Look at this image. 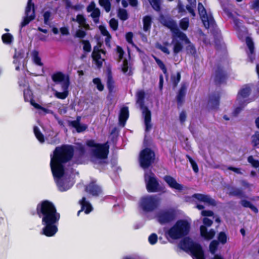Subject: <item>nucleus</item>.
I'll return each instance as SVG.
<instances>
[{"mask_svg":"<svg viewBox=\"0 0 259 259\" xmlns=\"http://www.w3.org/2000/svg\"><path fill=\"white\" fill-rule=\"evenodd\" d=\"M35 213L41 219L44 226L42 234L47 237H52L57 232V224L60 219V214L57 211L54 204L48 200H44L37 204Z\"/></svg>","mask_w":259,"mask_h":259,"instance_id":"f257e3e1","label":"nucleus"},{"mask_svg":"<svg viewBox=\"0 0 259 259\" xmlns=\"http://www.w3.org/2000/svg\"><path fill=\"white\" fill-rule=\"evenodd\" d=\"M74 154V147L71 145L63 144L55 148L50 155V167L53 177L60 178L64 176V164L71 160Z\"/></svg>","mask_w":259,"mask_h":259,"instance_id":"f03ea898","label":"nucleus"},{"mask_svg":"<svg viewBox=\"0 0 259 259\" xmlns=\"http://www.w3.org/2000/svg\"><path fill=\"white\" fill-rule=\"evenodd\" d=\"M190 224L186 220H179L166 234L171 239L176 240L187 236L190 230Z\"/></svg>","mask_w":259,"mask_h":259,"instance_id":"7ed1b4c3","label":"nucleus"},{"mask_svg":"<svg viewBox=\"0 0 259 259\" xmlns=\"http://www.w3.org/2000/svg\"><path fill=\"white\" fill-rule=\"evenodd\" d=\"M145 93L143 90H140L136 94L137 103L139 104L144 118L145 132L148 133L152 128L151 112L147 106H145L144 100Z\"/></svg>","mask_w":259,"mask_h":259,"instance_id":"20e7f679","label":"nucleus"},{"mask_svg":"<svg viewBox=\"0 0 259 259\" xmlns=\"http://www.w3.org/2000/svg\"><path fill=\"white\" fill-rule=\"evenodd\" d=\"M159 205V199L156 195H147L142 197L139 206L145 212H152L156 210Z\"/></svg>","mask_w":259,"mask_h":259,"instance_id":"39448f33","label":"nucleus"},{"mask_svg":"<svg viewBox=\"0 0 259 259\" xmlns=\"http://www.w3.org/2000/svg\"><path fill=\"white\" fill-rule=\"evenodd\" d=\"M144 179L148 192H164V187L160 186L157 178L152 171L150 172L149 175L145 174Z\"/></svg>","mask_w":259,"mask_h":259,"instance_id":"423d86ee","label":"nucleus"},{"mask_svg":"<svg viewBox=\"0 0 259 259\" xmlns=\"http://www.w3.org/2000/svg\"><path fill=\"white\" fill-rule=\"evenodd\" d=\"M155 158L154 152L149 148H145L140 153L139 162L143 169L149 168L154 162Z\"/></svg>","mask_w":259,"mask_h":259,"instance_id":"0eeeda50","label":"nucleus"},{"mask_svg":"<svg viewBox=\"0 0 259 259\" xmlns=\"http://www.w3.org/2000/svg\"><path fill=\"white\" fill-rule=\"evenodd\" d=\"M176 211L174 208H168L159 211L156 218L158 222L161 225L169 224L175 220Z\"/></svg>","mask_w":259,"mask_h":259,"instance_id":"6e6552de","label":"nucleus"},{"mask_svg":"<svg viewBox=\"0 0 259 259\" xmlns=\"http://www.w3.org/2000/svg\"><path fill=\"white\" fill-rule=\"evenodd\" d=\"M198 11L204 27L206 29L213 27L215 24L213 18L212 16L207 15L205 8L200 2L198 4Z\"/></svg>","mask_w":259,"mask_h":259,"instance_id":"1a4fd4ad","label":"nucleus"},{"mask_svg":"<svg viewBox=\"0 0 259 259\" xmlns=\"http://www.w3.org/2000/svg\"><path fill=\"white\" fill-rule=\"evenodd\" d=\"M163 24L164 26L169 28L174 35L178 37L180 40H185L187 41V35L179 30L176 22L174 20H164Z\"/></svg>","mask_w":259,"mask_h":259,"instance_id":"9d476101","label":"nucleus"},{"mask_svg":"<svg viewBox=\"0 0 259 259\" xmlns=\"http://www.w3.org/2000/svg\"><path fill=\"white\" fill-rule=\"evenodd\" d=\"M228 74L224 67L218 65L214 72V82L216 85L226 83Z\"/></svg>","mask_w":259,"mask_h":259,"instance_id":"9b49d317","label":"nucleus"},{"mask_svg":"<svg viewBox=\"0 0 259 259\" xmlns=\"http://www.w3.org/2000/svg\"><path fill=\"white\" fill-rule=\"evenodd\" d=\"M109 152V145L108 142L100 144L93 150V155L99 159H105L108 157Z\"/></svg>","mask_w":259,"mask_h":259,"instance_id":"f8f14e48","label":"nucleus"},{"mask_svg":"<svg viewBox=\"0 0 259 259\" xmlns=\"http://www.w3.org/2000/svg\"><path fill=\"white\" fill-rule=\"evenodd\" d=\"M52 79L56 84L61 83V86L65 83L70 85V77L68 74H65L61 71H57L51 76Z\"/></svg>","mask_w":259,"mask_h":259,"instance_id":"ddd939ff","label":"nucleus"},{"mask_svg":"<svg viewBox=\"0 0 259 259\" xmlns=\"http://www.w3.org/2000/svg\"><path fill=\"white\" fill-rule=\"evenodd\" d=\"M80 120L81 117L77 116L76 120L68 121V126L75 128L78 133H82L87 130L88 125L85 124H81Z\"/></svg>","mask_w":259,"mask_h":259,"instance_id":"4468645a","label":"nucleus"},{"mask_svg":"<svg viewBox=\"0 0 259 259\" xmlns=\"http://www.w3.org/2000/svg\"><path fill=\"white\" fill-rule=\"evenodd\" d=\"M85 191L93 196L97 197L102 193L101 188L96 184L95 181L91 182L86 187Z\"/></svg>","mask_w":259,"mask_h":259,"instance_id":"2eb2a0df","label":"nucleus"},{"mask_svg":"<svg viewBox=\"0 0 259 259\" xmlns=\"http://www.w3.org/2000/svg\"><path fill=\"white\" fill-rule=\"evenodd\" d=\"M189 251L194 257L193 259H205L204 251L200 244L195 242Z\"/></svg>","mask_w":259,"mask_h":259,"instance_id":"dca6fc26","label":"nucleus"},{"mask_svg":"<svg viewBox=\"0 0 259 259\" xmlns=\"http://www.w3.org/2000/svg\"><path fill=\"white\" fill-rule=\"evenodd\" d=\"M163 179L168 186L171 189L178 190L179 191H182L183 190V185L178 183L176 180L171 176L165 175Z\"/></svg>","mask_w":259,"mask_h":259,"instance_id":"f3484780","label":"nucleus"},{"mask_svg":"<svg viewBox=\"0 0 259 259\" xmlns=\"http://www.w3.org/2000/svg\"><path fill=\"white\" fill-rule=\"evenodd\" d=\"M163 179L168 186L171 189L178 190L179 191H182L183 190V185L178 183L176 180L171 176L165 175Z\"/></svg>","mask_w":259,"mask_h":259,"instance_id":"a211bd4d","label":"nucleus"},{"mask_svg":"<svg viewBox=\"0 0 259 259\" xmlns=\"http://www.w3.org/2000/svg\"><path fill=\"white\" fill-rule=\"evenodd\" d=\"M220 96L219 93H214L209 97L208 104L211 109H218L220 105Z\"/></svg>","mask_w":259,"mask_h":259,"instance_id":"6ab92c4d","label":"nucleus"},{"mask_svg":"<svg viewBox=\"0 0 259 259\" xmlns=\"http://www.w3.org/2000/svg\"><path fill=\"white\" fill-rule=\"evenodd\" d=\"M186 84L185 83H183L181 84L180 89H179L176 97L177 104L178 106H182L184 103L185 101V97L186 96Z\"/></svg>","mask_w":259,"mask_h":259,"instance_id":"aec40b11","label":"nucleus"},{"mask_svg":"<svg viewBox=\"0 0 259 259\" xmlns=\"http://www.w3.org/2000/svg\"><path fill=\"white\" fill-rule=\"evenodd\" d=\"M192 197L200 201L206 203L208 204L209 205H210L212 206L216 205V202H215V200L211 198L208 195H204V194H200V193H196V194H193Z\"/></svg>","mask_w":259,"mask_h":259,"instance_id":"412c9836","label":"nucleus"},{"mask_svg":"<svg viewBox=\"0 0 259 259\" xmlns=\"http://www.w3.org/2000/svg\"><path fill=\"white\" fill-rule=\"evenodd\" d=\"M77 152L75 155H73V163L79 164H82L83 162V158L85 153V150L83 146H79L77 148Z\"/></svg>","mask_w":259,"mask_h":259,"instance_id":"4be33fe9","label":"nucleus"},{"mask_svg":"<svg viewBox=\"0 0 259 259\" xmlns=\"http://www.w3.org/2000/svg\"><path fill=\"white\" fill-rule=\"evenodd\" d=\"M200 232L201 236L207 240L212 239L215 234V232L213 229L208 231L207 228L204 226H200Z\"/></svg>","mask_w":259,"mask_h":259,"instance_id":"5701e85b","label":"nucleus"},{"mask_svg":"<svg viewBox=\"0 0 259 259\" xmlns=\"http://www.w3.org/2000/svg\"><path fill=\"white\" fill-rule=\"evenodd\" d=\"M128 108L127 106H124L120 109L119 114V123L120 125L124 126L128 118Z\"/></svg>","mask_w":259,"mask_h":259,"instance_id":"b1692460","label":"nucleus"},{"mask_svg":"<svg viewBox=\"0 0 259 259\" xmlns=\"http://www.w3.org/2000/svg\"><path fill=\"white\" fill-rule=\"evenodd\" d=\"M187 41L185 40H181L182 41H184L185 44H187V46L186 47V51L187 54L191 55L194 58L197 57V51L195 48V47L194 44H193L187 36Z\"/></svg>","mask_w":259,"mask_h":259,"instance_id":"393cba45","label":"nucleus"},{"mask_svg":"<svg viewBox=\"0 0 259 259\" xmlns=\"http://www.w3.org/2000/svg\"><path fill=\"white\" fill-rule=\"evenodd\" d=\"M251 93V89L248 84H245L242 88L238 93V99L240 98L244 99L249 96Z\"/></svg>","mask_w":259,"mask_h":259,"instance_id":"a878e982","label":"nucleus"},{"mask_svg":"<svg viewBox=\"0 0 259 259\" xmlns=\"http://www.w3.org/2000/svg\"><path fill=\"white\" fill-rule=\"evenodd\" d=\"M62 177L57 178L54 177L59 190L61 192H64L69 190L71 188V186H69L68 183L65 182L62 179Z\"/></svg>","mask_w":259,"mask_h":259,"instance_id":"bb28decb","label":"nucleus"},{"mask_svg":"<svg viewBox=\"0 0 259 259\" xmlns=\"http://www.w3.org/2000/svg\"><path fill=\"white\" fill-rule=\"evenodd\" d=\"M79 203L82 207V210H83L85 214L90 213L93 210L92 205L89 201L86 200L85 197H83L81 199L79 200Z\"/></svg>","mask_w":259,"mask_h":259,"instance_id":"cd10ccee","label":"nucleus"},{"mask_svg":"<svg viewBox=\"0 0 259 259\" xmlns=\"http://www.w3.org/2000/svg\"><path fill=\"white\" fill-rule=\"evenodd\" d=\"M69 85H70L67 83H65L64 85H62L61 87L63 91L62 92L56 91L54 93L55 96L58 99L62 100L66 99L69 94L68 89Z\"/></svg>","mask_w":259,"mask_h":259,"instance_id":"c85d7f7f","label":"nucleus"},{"mask_svg":"<svg viewBox=\"0 0 259 259\" xmlns=\"http://www.w3.org/2000/svg\"><path fill=\"white\" fill-rule=\"evenodd\" d=\"M246 45L249 50V54H248V56L251 62H253L254 59V42L252 39V38L249 36L246 37Z\"/></svg>","mask_w":259,"mask_h":259,"instance_id":"c756f323","label":"nucleus"},{"mask_svg":"<svg viewBox=\"0 0 259 259\" xmlns=\"http://www.w3.org/2000/svg\"><path fill=\"white\" fill-rule=\"evenodd\" d=\"M194 243L189 237H186L181 241V248L186 251H189Z\"/></svg>","mask_w":259,"mask_h":259,"instance_id":"7c9ffc66","label":"nucleus"},{"mask_svg":"<svg viewBox=\"0 0 259 259\" xmlns=\"http://www.w3.org/2000/svg\"><path fill=\"white\" fill-rule=\"evenodd\" d=\"M173 52L175 55H178L183 49V45L182 42L177 39H172Z\"/></svg>","mask_w":259,"mask_h":259,"instance_id":"2f4dec72","label":"nucleus"},{"mask_svg":"<svg viewBox=\"0 0 259 259\" xmlns=\"http://www.w3.org/2000/svg\"><path fill=\"white\" fill-rule=\"evenodd\" d=\"M143 22L144 31L145 32L149 31L151 28L152 22V17L149 15L145 16L143 17Z\"/></svg>","mask_w":259,"mask_h":259,"instance_id":"473e14b6","label":"nucleus"},{"mask_svg":"<svg viewBox=\"0 0 259 259\" xmlns=\"http://www.w3.org/2000/svg\"><path fill=\"white\" fill-rule=\"evenodd\" d=\"M107 87L110 94L114 92L115 82L111 74H108L107 76Z\"/></svg>","mask_w":259,"mask_h":259,"instance_id":"72a5a7b5","label":"nucleus"},{"mask_svg":"<svg viewBox=\"0 0 259 259\" xmlns=\"http://www.w3.org/2000/svg\"><path fill=\"white\" fill-rule=\"evenodd\" d=\"M152 57L153 58L155 62H156L157 65L160 68V69L162 71L164 74L166 76L167 75V70L166 66L164 64V63L158 58L154 56V55H152Z\"/></svg>","mask_w":259,"mask_h":259,"instance_id":"f704fd0d","label":"nucleus"},{"mask_svg":"<svg viewBox=\"0 0 259 259\" xmlns=\"http://www.w3.org/2000/svg\"><path fill=\"white\" fill-rule=\"evenodd\" d=\"M240 204L244 207L249 208L254 213H257L258 211L257 208L248 200L243 199L240 201Z\"/></svg>","mask_w":259,"mask_h":259,"instance_id":"c9c22d12","label":"nucleus"},{"mask_svg":"<svg viewBox=\"0 0 259 259\" xmlns=\"http://www.w3.org/2000/svg\"><path fill=\"white\" fill-rule=\"evenodd\" d=\"M102 44L98 42L97 46L94 47L92 56L93 60H99L101 59V53H100L99 48L101 47Z\"/></svg>","mask_w":259,"mask_h":259,"instance_id":"e433bc0d","label":"nucleus"},{"mask_svg":"<svg viewBox=\"0 0 259 259\" xmlns=\"http://www.w3.org/2000/svg\"><path fill=\"white\" fill-rule=\"evenodd\" d=\"M32 60L34 64L39 66H42L44 64L42 63L41 58L39 56V52L36 50H33L32 52Z\"/></svg>","mask_w":259,"mask_h":259,"instance_id":"4c0bfd02","label":"nucleus"},{"mask_svg":"<svg viewBox=\"0 0 259 259\" xmlns=\"http://www.w3.org/2000/svg\"><path fill=\"white\" fill-rule=\"evenodd\" d=\"M35 12L33 10V11L32 12L31 14L29 15H26V16L24 18L23 21L21 23L20 27L21 28H22L26 25H28L29 22L35 18Z\"/></svg>","mask_w":259,"mask_h":259,"instance_id":"58836bf2","label":"nucleus"},{"mask_svg":"<svg viewBox=\"0 0 259 259\" xmlns=\"http://www.w3.org/2000/svg\"><path fill=\"white\" fill-rule=\"evenodd\" d=\"M33 132L35 137L38 141L43 143L45 142V137L42 133L40 132L39 128L37 126H34L33 127Z\"/></svg>","mask_w":259,"mask_h":259,"instance_id":"ea45409f","label":"nucleus"},{"mask_svg":"<svg viewBox=\"0 0 259 259\" xmlns=\"http://www.w3.org/2000/svg\"><path fill=\"white\" fill-rule=\"evenodd\" d=\"M121 70L124 74H126L128 76H131L133 74L131 69H130L129 71H128V62L126 59H124L123 61V63L121 66Z\"/></svg>","mask_w":259,"mask_h":259,"instance_id":"a19ab883","label":"nucleus"},{"mask_svg":"<svg viewBox=\"0 0 259 259\" xmlns=\"http://www.w3.org/2000/svg\"><path fill=\"white\" fill-rule=\"evenodd\" d=\"M72 21H76L81 26H89L88 24H86V19L82 14H78L76 19L72 18Z\"/></svg>","mask_w":259,"mask_h":259,"instance_id":"79ce46f5","label":"nucleus"},{"mask_svg":"<svg viewBox=\"0 0 259 259\" xmlns=\"http://www.w3.org/2000/svg\"><path fill=\"white\" fill-rule=\"evenodd\" d=\"M230 194L231 195L238 196L240 198H245L246 197V195L242 191V190L240 188H235L233 189L230 192Z\"/></svg>","mask_w":259,"mask_h":259,"instance_id":"37998d69","label":"nucleus"},{"mask_svg":"<svg viewBox=\"0 0 259 259\" xmlns=\"http://www.w3.org/2000/svg\"><path fill=\"white\" fill-rule=\"evenodd\" d=\"M2 39L4 44L10 45L13 40V36L11 33H6L2 35Z\"/></svg>","mask_w":259,"mask_h":259,"instance_id":"c03bdc74","label":"nucleus"},{"mask_svg":"<svg viewBox=\"0 0 259 259\" xmlns=\"http://www.w3.org/2000/svg\"><path fill=\"white\" fill-rule=\"evenodd\" d=\"M24 99L25 102H30L33 101V96L31 91L29 89L25 90L23 92Z\"/></svg>","mask_w":259,"mask_h":259,"instance_id":"a18cd8bd","label":"nucleus"},{"mask_svg":"<svg viewBox=\"0 0 259 259\" xmlns=\"http://www.w3.org/2000/svg\"><path fill=\"white\" fill-rule=\"evenodd\" d=\"M152 8L157 12L161 10V0H148Z\"/></svg>","mask_w":259,"mask_h":259,"instance_id":"49530a36","label":"nucleus"},{"mask_svg":"<svg viewBox=\"0 0 259 259\" xmlns=\"http://www.w3.org/2000/svg\"><path fill=\"white\" fill-rule=\"evenodd\" d=\"M186 159L189 161L190 163L191 166L193 171L195 173H197L199 171V168L197 163L195 161V160L188 154L186 155Z\"/></svg>","mask_w":259,"mask_h":259,"instance_id":"de8ad7c7","label":"nucleus"},{"mask_svg":"<svg viewBox=\"0 0 259 259\" xmlns=\"http://www.w3.org/2000/svg\"><path fill=\"white\" fill-rule=\"evenodd\" d=\"M181 78V73L179 72L177 73L176 75H172L171 76V80L172 83L173 88H176L178 83H179Z\"/></svg>","mask_w":259,"mask_h":259,"instance_id":"09e8293b","label":"nucleus"},{"mask_svg":"<svg viewBox=\"0 0 259 259\" xmlns=\"http://www.w3.org/2000/svg\"><path fill=\"white\" fill-rule=\"evenodd\" d=\"M101 14L100 10L99 8H97L92 12L91 16L93 18L95 23L99 22V17Z\"/></svg>","mask_w":259,"mask_h":259,"instance_id":"8fccbe9b","label":"nucleus"},{"mask_svg":"<svg viewBox=\"0 0 259 259\" xmlns=\"http://www.w3.org/2000/svg\"><path fill=\"white\" fill-rule=\"evenodd\" d=\"M99 4L101 6L103 7L106 12H109L111 10V3L109 0H99Z\"/></svg>","mask_w":259,"mask_h":259,"instance_id":"3c124183","label":"nucleus"},{"mask_svg":"<svg viewBox=\"0 0 259 259\" xmlns=\"http://www.w3.org/2000/svg\"><path fill=\"white\" fill-rule=\"evenodd\" d=\"M218 241L222 244H225L227 242V235L225 232H220L218 235Z\"/></svg>","mask_w":259,"mask_h":259,"instance_id":"603ef678","label":"nucleus"},{"mask_svg":"<svg viewBox=\"0 0 259 259\" xmlns=\"http://www.w3.org/2000/svg\"><path fill=\"white\" fill-rule=\"evenodd\" d=\"M251 143L253 147H257L259 145V131H256L251 136Z\"/></svg>","mask_w":259,"mask_h":259,"instance_id":"864d4df0","label":"nucleus"},{"mask_svg":"<svg viewBox=\"0 0 259 259\" xmlns=\"http://www.w3.org/2000/svg\"><path fill=\"white\" fill-rule=\"evenodd\" d=\"M180 27L183 30H186L189 26V20L187 17L182 19L180 21Z\"/></svg>","mask_w":259,"mask_h":259,"instance_id":"5fc2aeb1","label":"nucleus"},{"mask_svg":"<svg viewBox=\"0 0 259 259\" xmlns=\"http://www.w3.org/2000/svg\"><path fill=\"white\" fill-rule=\"evenodd\" d=\"M118 16L122 21H125L128 18L127 11L123 9H119L118 10Z\"/></svg>","mask_w":259,"mask_h":259,"instance_id":"6e6d98bb","label":"nucleus"},{"mask_svg":"<svg viewBox=\"0 0 259 259\" xmlns=\"http://www.w3.org/2000/svg\"><path fill=\"white\" fill-rule=\"evenodd\" d=\"M250 101H248L246 103V102L243 101L241 103H240V106L238 107H237L234 110L233 114L234 116H237L239 113L241 111L242 109L245 106L247 105V103H249Z\"/></svg>","mask_w":259,"mask_h":259,"instance_id":"4d7b16f0","label":"nucleus"},{"mask_svg":"<svg viewBox=\"0 0 259 259\" xmlns=\"http://www.w3.org/2000/svg\"><path fill=\"white\" fill-rule=\"evenodd\" d=\"M219 244V241L216 240H213L210 243L209 246V251L212 254H214L216 252Z\"/></svg>","mask_w":259,"mask_h":259,"instance_id":"13d9d810","label":"nucleus"},{"mask_svg":"<svg viewBox=\"0 0 259 259\" xmlns=\"http://www.w3.org/2000/svg\"><path fill=\"white\" fill-rule=\"evenodd\" d=\"M247 161L255 168L259 167V160L255 159L253 156L250 155L247 157Z\"/></svg>","mask_w":259,"mask_h":259,"instance_id":"bf43d9fd","label":"nucleus"},{"mask_svg":"<svg viewBox=\"0 0 259 259\" xmlns=\"http://www.w3.org/2000/svg\"><path fill=\"white\" fill-rule=\"evenodd\" d=\"M93 82L96 85L97 89L99 91H102L104 90V85L102 83L101 80L99 78H95L93 80Z\"/></svg>","mask_w":259,"mask_h":259,"instance_id":"052dcab7","label":"nucleus"},{"mask_svg":"<svg viewBox=\"0 0 259 259\" xmlns=\"http://www.w3.org/2000/svg\"><path fill=\"white\" fill-rule=\"evenodd\" d=\"M83 46V50L84 52H90L91 51V45L88 40H82L81 41Z\"/></svg>","mask_w":259,"mask_h":259,"instance_id":"680f3d73","label":"nucleus"},{"mask_svg":"<svg viewBox=\"0 0 259 259\" xmlns=\"http://www.w3.org/2000/svg\"><path fill=\"white\" fill-rule=\"evenodd\" d=\"M109 23L110 27L112 29V30L115 31L118 29V22L116 19L114 18L111 19Z\"/></svg>","mask_w":259,"mask_h":259,"instance_id":"e2e57ef3","label":"nucleus"},{"mask_svg":"<svg viewBox=\"0 0 259 259\" xmlns=\"http://www.w3.org/2000/svg\"><path fill=\"white\" fill-rule=\"evenodd\" d=\"M32 9L33 12V10H34V5L32 3V1H29V0H28L27 5L25 10L26 15H29Z\"/></svg>","mask_w":259,"mask_h":259,"instance_id":"0e129e2a","label":"nucleus"},{"mask_svg":"<svg viewBox=\"0 0 259 259\" xmlns=\"http://www.w3.org/2000/svg\"><path fill=\"white\" fill-rule=\"evenodd\" d=\"M157 235L155 233L151 234L148 237V241L151 245H154L157 242Z\"/></svg>","mask_w":259,"mask_h":259,"instance_id":"69168bd1","label":"nucleus"},{"mask_svg":"<svg viewBox=\"0 0 259 259\" xmlns=\"http://www.w3.org/2000/svg\"><path fill=\"white\" fill-rule=\"evenodd\" d=\"M24 53L23 50H20L18 51L15 50V52L13 58L16 59H22L24 57Z\"/></svg>","mask_w":259,"mask_h":259,"instance_id":"338daca9","label":"nucleus"},{"mask_svg":"<svg viewBox=\"0 0 259 259\" xmlns=\"http://www.w3.org/2000/svg\"><path fill=\"white\" fill-rule=\"evenodd\" d=\"M156 48L159 49L162 52L164 53L166 55H169L170 54V52L167 47L165 46H162L161 44L159 43L156 44Z\"/></svg>","mask_w":259,"mask_h":259,"instance_id":"774afa93","label":"nucleus"}]
</instances>
